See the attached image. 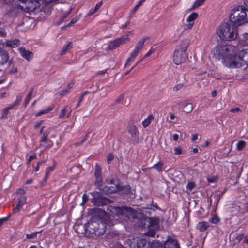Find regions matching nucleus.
<instances>
[{"label":"nucleus","instance_id":"1","mask_svg":"<svg viewBox=\"0 0 248 248\" xmlns=\"http://www.w3.org/2000/svg\"><path fill=\"white\" fill-rule=\"evenodd\" d=\"M238 47L232 45H217L213 50L214 55L222 59L223 64L229 68H238L241 65L239 62L234 61V56L237 55Z\"/></svg>","mask_w":248,"mask_h":248},{"label":"nucleus","instance_id":"2","mask_svg":"<svg viewBox=\"0 0 248 248\" xmlns=\"http://www.w3.org/2000/svg\"><path fill=\"white\" fill-rule=\"evenodd\" d=\"M216 33L222 40L232 41L237 37V27L230 21L224 22L220 25Z\"/></svg>","mask_w":248,"mask_h":248},{"label":"nucleus","instance_id":"3","mask_svg":"<svg viewBox=\"0 0 248 248\" xmlns=\"http://www.w3.org/2000/svg\"><path fill=\"white\" fill-rule=\"evenodd\" d=\"M230 21L236 26H241L248 22V9L242 5L233 7L230 16Z\"/></svg>","mask_w":248,"mask_h":248},{"label":"nucleus","instance_id":"4","mask_svg":"<svg viewBox=\"0 0 248 248\" xmlns=\"http://www.w3.org/2000/svg\"><path fill=\"white\" fill-rule=\"evenodd\" d=\"M106 225L101 220H96L94 217L91 219L90 221L85 225V231L86 233L101 236L106 232Z\"/></svg>","mask_w":248,"mask_h":248},{"label":"nucleus","instance_id":"5","mask_svg":"<svg viewBox=\"0 0 248 248\" xmlns=\"http://www.w3.org/2000/svg\"><path fill=\"white\" fill-rule=\"evenodd\" d=\"M188 45L189 41L187 40H185L177 46L173 57V62L175 64H180L186 60L188 55L186 51Z\"/></svg>","mask_w":248,"mask_h":248},{"label":"nucleus","instance_id":"6","mask_svg":"<svg viewBox=\"0 0 248 248\" xmlns=\"http://www.w3.org/2000/svg\"><path fill=\"white\" fill-rule=\"evenodd\" d=\"M140 224L143 228H146L147 224L148 231L146 234L151 237H154L155 235L156 231L159 228V219L155 217L146 218L141 221Z\"/></svg>","mask_w":248,"mask_h":248},{"label":"nucleus","instance_id":"7","mask_svg":"<svg viewBox=\"0 0 248 248\" xmlns=\"http://www.w3.org/2000/svg\"><path fill=\"white\" fill-rule=\"evenodd\" d=\"M22 4L18 5L19 8L24 12L30 13L34 11L40 4L39 0H18Z\"/></svg>","mask_w":248,"mask_h":248},{"label":"nucleus","instance_id":"8","mask_svg":"<svg viewBox=\"0 0 248 248\" xmlns=\"http://www.w3.org/2000/svg\"><path fill=\"white\" fill-rule=\"evenodd\" d=\"M45 128L44 126L42 127L40 130V134H42V136L40 140V145L39 148H50L53 145V142L48 139V136L51 131V128H48L44 132L43 129Z\"/></svg>","mask_w":248,"mask_h":248},{"label":"nucleus","instance_id":"9","mask_svg":"<svg viewBox=\"0 0 248 248\" xmlns=\"http://www.w3.org/2000/svg\"><path fill=\"white\" fill-rule=\"evenodd\" d=\"M98 188L105 194L115 193L121 189L120 186L118 183H114L113 180L108 181L107 185L104 186L101 184Z\"/></svg>","mask_w":248,"mask_h":248},{"label":"nucleus","instance_id":"10","mask_svg":"<svg viewBox=\"0 0 248 248\" xmlns=\"http://www.w3.org/2000/svg\"><path fill=\"white\" fill-rule=\"evenodd\" d=\"M148 37H144L137 43L135 46V49L131 53L130 57L127 60L126 62L124 65L125 67L129 65L130 63L133 61L134 59L137 56L139 52L142 49L145 42L148 39Z\"/></svg>","mask_w":248,"mask_h":248},{"label":"nucleus","instance_id":"11","mask_svg":"<svg viewBox=\"0 0 248 248\" xmlns=\"http://www.w3.org/2000/svg\"><path fill=\"white\" fill-rule=\"evenodd\" d=\"M234 60L240 63L241 65L239 68L241 67L244 63L248 64V49L240 50L238 47V51L237 55L234 56Z\"/></svg>","mask_w":248,"mask_h":248},{"label":"nucleus","instance_id":"12","mask_svg":"<svg viewBox=\"0 0 248 248\" xmlns=\"http://www.w3.org/2000/svg\"><path fill=\"white\" fill-rule=\"evenodd\" d=\"M91 194L93 196L91 202L95 206H103L108 202V199L101 196L99 192H93Z\"/></svg>","mask_w":248,"mask_h":248},{"label":"nucleus","instance_id":"13","mask_svg":"<svg viewBox=\"0 0 248 248\" xmlns=\"http://www.w3.org/2000/svg\"><path fill=\"white\" fill-rule=\"evenodd\" d=\"M150 243L145 239H139L135 240L133 239L132 242L129 244L130 248H149Z\"/></svg>","mask_w":248,"mask_h":248},{"label":"nucleus","instance_id":"14","mask_svg":"<svg viewBox=\"0 0 248 248\" xmlns=\"http://www.w3.org/2000/svg\"><path fill=\"white\" fill-rule=\"evenodd\" d=\"M164 248H180V245L176 239L169 236L164 243Z\"/></svg>","mask_w":248,"mask_h":248},{"label":"nucleus","instance_id":"15","mask_svg":"<svg viewBox=\"0 0 248 248\" xmlns=\"http://www.w3.org/2000/svg\"><path fill=\"white\" fill-rule=\"evenodd\" d=\"M95 177L96 178V184H97L98 187L102 184V172L101 169L98 164L95 166Z\"/></svg>","mask_w":248,"mask_h":248},{"label":"nucleus","instance_id":"16","mask_svg":"<svg viewBox=\"0 0 248 248\" xmlns=\"http://www.w3.org/2000/svg\"><path fill=\"white\" fill-rule=\"evenodd\" d=\"M123 216H126L129 219H134L136 216V212L130 207H124Z\"/></svg>","mask_w":248,"mask_h":248},{"label":"nucleus","instance_id":"17","mask_svg":"<svg viewBox=\"0 0 248 248\" xmlns=\"http://www.w3.org/2000/svg\"><path fill=\"white\" fill-rule=\"evenodd\" d=\"M124 207H116V206H109L108 210L112 214L117 215L118 216H123Z\"/></svg>","mask_w":248,"mask_h":248},{"label":"nucleus","instance_id":"18","mask_svg":"<svg viewBox=\"0 0 248 248\" xmlns=\"http://www.w3.org/2000/svg\"><path fill=\"white\" fill-rule=\"evenodd\" d=\"M9 58L8 53L4 49H0V65L6 63Z\"/></svg>","mask_w":248,"mask_h":248},{"label":"nucleus","instance_id":"19","mask_svg":"<svg viewBox=\"0 0 248 248\" xmlns=\"http://www.w3.org/2000/svg\"><path fill=\"white\" fill-rule=\"evenodd\" d=\"M20 44V40L19 39H14L13 40H6L4 42V45L6 46L11 48H15L18 46Z\"/></svg>","mask_w":248,"mask_h":248},{"label":"nucleus","instance_id":"20","mask_svg":"<svg viewBox=\"0 0 248 248\" xmlns=\"http://www.w3.org/2000/svg\"><path fill=\"white\" fill-rule=\"evenodd\" d=\"M19 51L21 55L28 60H30L33 56V53L32 52L26 50L24 48H20Z\"/></svg>","mask_w":248,"mask_h":248},{"label":"nucleus","instance_id":"21","mask_svg":"<svg viewBox=\"0 0 248 248\" xmlns=\"http://www.w3.org/2000/svg\"><path fill=\"white\" fill-rule=\"evenodd\" d=\"M210 226L209 223L205 221L200 222L197 225V229L201 232L206 231Z\"/></svg>","mask_w":248,"mask_h":248},{"label":"nucleus","instance_id":"22","mask_svg":"<svg viewBox=\"0 0 248 248\" xmlns=\"http://www.w3.org/2000/svg\"><path fill=\"white\" fill-rule=\"evenodd\" d=\"M130 40V38L127 36L126 37H122L117 39H116L114 40L115 43L116 44L117 46H119L120 45L122 44H124L126 43L127 42H128Z\"/></svg>","mask_w":248,"mask_h":248},{"label":"nucleus","instance_id":"23","mask_svg":"<svg viewBox=\"0 0 248 248\" xmlns=\"http://www.w3.org/2000/svg\"><path fill=\"white\" fill-rule=\"evenodd\" d=\"M128 132L131 135L132 137L136 138L139 135V132L136 126L131 125L128 128Z\"/></svg>","mask_w":248,"mask_h":248},{"label":"nucleus","instance_id":"24","mask_svg":"<svg viewBox=\"0 0 248 248\" xmlns=\"http://www.w3.org/2000/svg\"><path fill=\"white\" fill-rule=\"evenodd\" d=\"M102 5V1H100V2H98V3H97L96 4L95 6L94 7V9H91L90 10V11L88 13L87 16H91L93 15L94 13H95L98 10V9L100 8V7Z\"/></svg>","mask_w":248,"mask_h":248},{"label":"nucleus","instance_id":"25","mask_svg":"<svg viewBox=\"0 0 248 248\" xmlns=\"http://www.w3.org/2000/svg\"><path fill=\"white\" fill-rule=\"evenodd\" d=\"M22 96L21 95L17 97L16 101L14 104L10 105L8 107H6V108L9 110L15 107L18 105L20 104L22 100Z\"/></svg>","mask_w":248,"mask_h":248},{"label":"nucleus","instance_id":"26","mask_svg":"<svg viewBox=\"0 0 248 248\" xmlns=\"http://www.w3.org/2000/svg\"><path fill=\"white\" fill-rule=\"evenodd\" d=\"M154 117L152 115H150L148 118L145 119L143 122H142V125L145 128L148 126L150 124H151V122L152 120L153 119Z\"/></svg>","mask_w":248,"mask_h":248},{"label":"nucleus","instance_id":"27","mask_svg":"<svg viewBox=\"0 0 248 248\" xmlns=\"http://www.w3.org/2000/svg\"><path fill=\"white\" fill-rule=\"evenodd\" d=\"M72 43L71 42H69L68 44L63 46L60 53V55H64L68 50L71 49L72 47Z\"/></svg>","mask_w":248,"mask_h":248},{"label":"nucleus","instance_id":"28","mask_svg":"<svg viewBox=\"0 0 248 248\" xmlns=\"http://www.w3.org/2000/svg\"><path fill=\"white\" fill-rule=\"evenodd\" d=\"M206 0H196L193 4L190 10H193L199 6L202 5Z\"/></svg>","mask_w":248,"mask_h":248},{"label":"nucleus","instance_id":"29","mask_svg":"<svg viewBox=\"0 0 248 248\" xmlns=\"http://www.w3.org/2000/svg\"><path fill=\"white\" fill-rule=\"evenodd\" d=\"M198 17V14L197 13H193L190 15L187 19L186 21L188 23L194 22V20Z\"/></svg>","mask_w":248,"mask_h":248},{"label":"nucleus","instance_id":"30","mask_svg":"<svg viewBox=\"0 0 248 248\" xmlns=\"http://www.w3.org/2000/svg\"><path fill=\"white\" fill-rule=\"evenodd\" d=\"M26 197L24 196H20L18 198V200L17 201V206L21 208V207L26 202Z\"/></svg>","mask_w":248,"mask_h":248},{"label":"nucleus","instance_id":"31","mask_svg":"<svg viewBox=\"0 0 248 248\" xmlns=\"http://www.w3.org/2000/svg\"><path fill=\"white\" fill-rule=\"evenodd\" d=\"M223 195V193L221 194H214L212 195V197L214 200V204H216V205H217L219 202V200Z\"/></svg>","mask_w":248,"mask_h":248},{"label":"nucleus","instance_id":"32","mask_svg":"<svg viewBox=\"0 0 248 248\" xmlns=\"http://www.w3.org/2000/svg\"><path fill=\"white\" fill-rule=\"evenodd\" d=\"M193 110V105L191 103H187L184 106V111L189 113Z\"/></svg>","mask_w":248,"mask_h":248},{"label":"nucleus","instance_id":"33","mask_svg":"<svg viewBox=\"0 0 248 248\" xmlns=\"http://www.w3.org/2000/svg\"><path fill=\"white\" fill-rule=\"evenodd\" d=\"M163 166V164L161 162H158L157 163L155 164L151 168H154L156 169L158 172H160L162 170Z\"/></svg>","mask_w":248,"mask_h":248},{"label":"nucleus","instance_id":"34","mask_svg":"<svg viewBox=\"0 0 248 248\" xmlns=\"http://www.w3.org/2000/svg\"><path fill=\"white\" fill-rule=\"evenodd\" d=\"M68 108V105H65L61 110V113L59 115V118L61 119L63 118L66 114L67 109Z\"/></svg>","mask_w":248,"mask_h":248},{"label":"nucleus","instance_id":"35","mask_svg":"<svg viewBox=\"0 0 248 248\" xmlns=\"http://www.w3.org/2000/svg\"><path fill=\"white\" fill-rule=\"evenodd\" d=\"M33 94V89H31L29 92L28 96L25 100V106H26L29 103L30 100L31 98L32 95Z\"/></svg>","mask_w":248,"mask_h":248},{"label":"nucleus","instance_id":"36","mask_svg":"<svg viewBox=\"0 0 248 248\" xmlns=\"http://www.w3.org/2000/svg\"><path fill=\"white\" fill-rule=\"evenodd\" d=\"M41 232V231H38V232H32L31 234H26V238L27 239H34L36 237L37 234L38 233H39Z\"/></svg>","mask_w":248,"mask_h":248},{"label":"nucleus","instance_id":"37","mask_svg":"<svg viewBox=\"0 0 248 248\" xmlns=\"http://www.w3.org/2000/svg\"><path fill=\"white\" fill-rule=\"evenodd\" d=\"M245 146L246 142L244 141H239L237 144V149H238V150L241 151L245 147Z\"/></svg>","mask_w":248,"mask_h":248},{"label":"nucleus","instance_id":"38","mask_svg":"<svg viewBox=\"0 0 248 248\" xmlns=\"http://www.w3.org/2000/svg\"><path fill=\"white\" fill-rule=\"evenodd\" d=\"M89 93L88 91H85L84 92H83L82 94V95H81L80 97V99L78 102V103H77V105H76V107H75V109L77 108L79 106V105H80V103L82 101L83 99V98L84 97L85 95H86V94H88Z\"/></svg>","mask_w":248,"mask_h":248},{"label":"nucleus","instance_id":"39","mask_svg":"<svg viewBox=\"0 0 248 248\" xmlns=\"http://www.w3.org/2000/svg\"><path fill=\"white\" fill-rule=\"evenodd\" d=\"M52 110V108H47L46 109L42 110L40 111H39L38 113H37L35 114L36 116H39L43 114H46L48 113L49 111H50Z\"/></svg>","mask_w":248,"mask_h":248},{"label":"nucleus","instance_id":"40","mask_svg":"<svg viewBox=\"0 0 248 248\" xmlns=\"http://www.w3.org/2000/svg\"><path fill=\"white\" fill-rule=\"evenodd\" d=\"M209 221L210 223L216 224L219 221V218L217 216H214L212 217L209 218Z\"/></svg>","mask_w":248,"mask_h":248},{"label":"nucleus","instance_id":"41","mask_svg":"<svg viewBox=\"0 0 248 248\" xmlns=\"http://www.w3.org/2000/svg\"><path fill=\"white\" fill-rule=\"evenodd\" d=\"M145 1V0H141L139 2V3L137 4L134 8V9L131 11V14L133 15L134 14L135 12L138 10V9L139 8L140 6H141L142 4V3L143 2Z\"/></svg>","mask_w":248,"mask_h":248},{"label":"nucleus","instance_id":"42","mask_svg":"<svg viewBox=\"0 0 248 248\" xmlns=\"http://www.w3.org/2000/svg\"><path fill=\"white\" fill-rule=\"evenodd\" d=\"M196 186V184L195 182H188L186 185V189L189 190V191H191Z\"/></svg>","mask_w":248,"mask_h":248},{"label":"nucleus","instance_id":"43","mask_svg":"<svg viewBox=\"0 0 248 248\" xmlns=\"http://www.w3.org/2000/svg\"><path fill=\"white\" fill-rule=\"evenodd\" d=\"M117 46L114 41H111L109 43L108 46V49L109 50H113L117 47Z\"/></svg>","mask_w":248,"mask_h":248},{"label":"nucleus","instance_id":"44","mask_svg":"<svg viewBox=\"0 0 248 248\" xmlns=\"http://www.w3.org/2000/svg\"><path fill=\"white\" fill-rule=\"evenodd\" d=\"M9 113V110L6 108H4L2 109V115L1 116V118H7V115Z\"/></svg>","mask_w":248,"mask_h":248},{"label":"nucleus","instance_id":"45","mask_svg":"<svg viewBox=\"0 0 248 248\" xmlns=\"http://www.w3.org/2000/svg\"><path fill=\"white\" fill-rule=\"evenodd\" d=\"M217 180V177L216 176L207 178V181L209 183H215Z\"/></svg>","mask_w":248,"mask_h":248},{"label":"nucleus","instance_id":"46","mask_svg":"<svg viewBox=\"0 0 248 248\" xmlns=\"http://www.w3.org/2000/svg\"><path fill=\"white\" fill-rule=\"evenodd\" d=\"M53 170V168L51 167H47L46 170V179H47L48 177L49 176L50 173L51 171Z\"/></svg>","mask_w":248,"mask_h":248},{"label":"nucleus","instance_id":"47","mask_svg":"<svg viewBox=\"0 0 248 248\" xmlns=\"http://www.w3.org/2000/svg\"><path fill=\"white\" fill-rule=\"evenodd\" d=\"M183 83L178 84L176 85L173 87V91H179L181 89V88L183 87Z\"/></svg>","mask_w":248,"mask_h":248},{"label":"nucleus","instance_id":"48","mask_svg":"<svg viewBox=\"0 0 248 248\" xmlns=\"http://www.w3.org/2000/svg\"><path fill=\"white\" fill-rule=\"evenodd\" d=\"M88 196L86 194H84L82 196V202L81 205L85 204L88 201Z\"/></svg>","mask_w":248,"mask_h":248},{"label":"nucleus","instance_id":"49","mask_svg":"<svg viewBox=\"0 0 248 248\" xmlns=\"http://www.w3.org/2000/svg\"><path fill=\"white\" fill-rule=\"evenodd\" d=\"M194 22L188 23V24L185 25L184 30H186L188 29H191L194 25Z\"/></svg>","mask_w":248,"mask_h":248},{"label":"nucleus","instance_id":"50","mask_svg":"<svg viewBox=\"0 0 248 248\" xmlns=\"http://www.w3.org/2000/svg\"><path fill=\"white\" fill-rule=\"evenodd\" d=\"M155 51V49L154 48H151L150 49V50L145 55V56H144V58H146L147 57H149L150 56H151L153 53V52Z\"/></svg>","mask_w":248,"mask_h":248},{"label":"nucleus","instance_id":"51","mask_svg":"<svg viewBox=\"0 0 248 248\" xmlns=\"http://www.w3.org/2000/svg\"><path fill=\"white\" fill-rule=\"evenodd\" d=\"M88 137V134H86V136H85V137L84 138V139L82 140V141L78 143V142H77V143H75V145L76 146H78V145H80L81 144H82L83 143H84L87 139Z\"/></svg>","mask_w":248,"mask_h":248},{"label":"nucleus","instance_id":"52","mask_svg":"<svg viewBox=\"0 0 248 248\" xmlns=\"http://www.w3.org/2000/svg\"><path fill=\"white\" fill-rule=\"evenodd\" d=\"M114 159V156L112 154H109L107 157V162L108 164L110 163L112 160Z\"/></svg>","mask_w":248,"mask_h":248},{"label":"nucleus","instance_id":"53","mask_svg":"<svg viewBox=\"0 0 248 248\" xmlns=\"http://www.w3.org/2000/svg\"><path fill=\"white\" fill-rule=\"evenodd\" d=\"M43 120H41L40 121L36 122L34 126V128L36 129L38 128L43 124Z\"/></svg>","mask_w":248,"mask_h":248},{"label":"nucleus","instance_id":"54","mask_svg":"<svg viewBox=\"0 0 248 248\" xmlns=\"http://www.w3.org/2000/svg\"><path fill=\"white\" fill-rule=\"evenodd\" d=\"M9 217H5L0 219V226L2 225L8 219Z\"/></svg>","mask_w":248,"mask_h":248},{"label":"nucleus","instance_id":"55","mask_svg":"<svg viewBox=\"0 0 248 248\" xmlns=\"http://www.w3.org/2000/svg\"><path fill=\"white\" fill-rule=\"evenodd\" d=\"M68 92H69L65 89L61 91V92L58 93L61 96H63V95L66 94Z\"/></svg>","mask_w":248,"mask_h":248},{"label":"nucleus","instance_id":"56","mask_svg":"<svg viewBox=\"0 0 248 248\" xmlns=\"http://www.w3.org/2000/svg\"><path fill=\"white\" fill-rule=\"evenodd\" d=\"M6 35L5 30L2 28H0V36L4 37Z\"/></svg>","mask_w":248,"mask_h":248},{"label":"nucleus","instance_id":"57","mask_svg":"<svg viewBox=\"0 0 248 248\" xmlns=\"http://www.w3.org/2000/svg\"><path fill=\"white\" fill-rule=\"evenodd\" d=\"M174 151V153L176 155H180L182 153V150L180 148H175Z\"/></svg>","mask_w":248,"mask_h":248},{"label":"nucleus","instance_id":"58","mask_svg":"<svg viewBox=\"0 0 248 248\" xmlns=\"http://www.w3.org/2000/svg\"><path fill=\"white\" fill-rule=\"evenodd\" d=\"M36 157V155H31L29 156L28 160V163H30L33 159L35 158Z\"/></svg>","mask_w":248,"mask_h":248},{"label":"nucleus","instance_id":"59","mask_svg":"<svg viewBox=\"0 0 248 248\" xmlns=\"http://www.w3.org/2000/svg\"><path fill=\"white\" fill-rule=\"evenodd\" d=\"M20 207L16 205V207L13 208V213L15 214L17 213L20 209Z\"/></svg>","mask_w":248,"mask_h":248},{"label":"nucleus","instance_id":"60","mask_svg":"<svg viewBox=\"0 0 248 248\" xmlns=\"http://www.w3.org/2000/svg\"><path fill=\"white\" fill-rule=\"evenodd\" d=\"M74 83H70L68 86H67L66 89L69 92L70 90L72 88V87H73V85H74Z\"/></svg>","mask_w":248,"mask_h":248},{"label":"nucleus","instance_id":"61","mask_svg":"<svg viewBox=\"0 0 248 248\" xmlns=\"http://www.w3.org/2000/svg\"><path fill=\"white\" fill-rule=\"evenodd\" d=\"M239 111H240V108H232L231 110V112H232V113L237 112H239Z\"/></svg>","mask_w":248,"mask_h":248},{"label":"nucleus","instance_id":"62","mask_svg":"<svg viewBox=\"0 0 248 248\" xmlns=\"http://www.w3.org/2000/svg\"><path fill=\"white\" fill-rule=\"evenodd\" d=\"M78 18L77 17L73 18L71 20V21H70V22L69 23V24L68 25V26H69L70 24H72L76 23L78 21Z\"/></svg>","mask_w":248,"mask_h":248},{"label":"nucleus","instance_id":"63","mask_svg":"<svg viewBox=\"0 0 248 248\" xmlns=\"http://www.w3.org/2000/svg\"><path fill=\"white\" fill-rule=\"evenodd\" d=\"M179 135L178 134H174L173 135V139L174 140L177 141L179 139Z\"/></svg>","mask_w":248,"mask_h":248},{"label":"nucleus","instance_id":"64","mask_svg":"<svg viewBox=\"0 0 248 248\" xmlns=\"http://www.w3.org/2000/svg\"><path fill=\"white\" fill-rule=\"evenodd\" d=\"M198 139V135L197 134H194L192 135V140L193 141H196Z\"/></svg>","mask_w":248,"mask_h":248}]
</instances>
